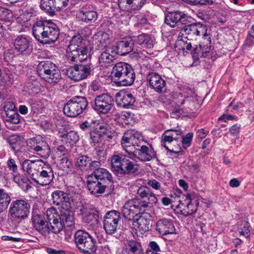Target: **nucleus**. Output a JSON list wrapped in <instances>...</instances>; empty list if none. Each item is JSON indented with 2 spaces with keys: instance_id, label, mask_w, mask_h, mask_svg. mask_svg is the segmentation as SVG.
<instances>
[{
  "instance_id": "nucleus-42",
  "label": "nucleus",
  "mask_w": 254,
  "mask_h": 254,
  "mask_svg": "<svg viewBox=\"0 0 254 254\" xmlns=\"http://www.w3.org/2000/svg\"><path fill=\"white\" fill-rule=\"evenodd\" d=\"M38 161H33L29 160H25L22 163V168L25 172H26L31 176V178L35 176L36 170L39 165Z\"/></svg>"
},
{
  "instance_id": "nucleus-43",
  "label": "nucleus",
  "mask_w": 254,
  "mask_h": 254,
  "mask_svg": "<svg viewBox=\"0 0 254 254\" xmlns=\"http://www.w3.org/2000/svg\"><path fill=\"white\" fill-rule=\"evenodd\" d=\"M186 199L189 201V202L187 203V209L180 210L181 214L186 216L194 214L196 211V206H194L192 203V199L191 198V195L187 194L186 195ZM195 203H196V205L198 204V201L197 200H195Z\"/></svg>"
},
{
  "instance_id": "nucleus-33",
  "label": "nucleus",
  "mask_w": 254,
  "mask_h": 254,
  "mask_svg": "<svg viewBox=\"0 0 254 254\" xmlns=\"http://www.w3.org/2000/svg\"><path fill=\"white\" fill-rule=\"evenodd\" d=\"M64 227H68L70 230L74 228V218L71 208H65L61 209V215H58Z\"/></svg>"
},
{
  "instance_id": "nucleus-41",
  "label": "nucleus",
  "mask_w": 254,
  "mask_h": 254,
  "mask_svg": "<svg viewBox=\"0 0 254 254\" xmlns=\"http://www.w3.org/2000/svg\"><path fill=\"white\" fill-rule=\"evenodd\" d=\"M41 87L39 81L34 76H31L27 81L25 89L29 94H36L40 92Z\"/></svg>"
},
{
  "instance_id": "nucleus-38",
  "label": "nucleus",
  "mask_w": 254,
  "mask_h": 254,
  "mask_svg": "<svg viewBox=\"0 0 254 254\" xmlns=\"http://www.w3.org/2000/svg\"><path fill=\"white\" fill-rule=\"evenodd\" d=\"M46 21H39L33 26L32 32L34 38L40 43L43 44L44 33L46 30Z\"/></svg>"
},
{
  "instance_id": "nucleus-16",
  "label": "nucleus",
  "mask_w": 254,
  "mask_h": 254,
  "mask_svg": "<svg viewBox=\"0 0 254 254\" xmlns=\"http://www.w3.org/2000/svg\"><path fill=\"white\" fill-rule=\"evenodd\" d=\"M183 132L181 129H170L165 130L162 135L163 137L162 145L168 150L169 155L175 156L179 155L181 151H175L169 148L167 143H170L174 140L178 141V140L182 136Z\"/></svg>"
},
{
  "instance_id": "nucleus-6",
  "label": "nucleus",
  "mask_w": 254,
  "mask_h": 254,
  "mask_svg": "<svg viewBox=\"0 0 254 254\" xmlns=\"http://www.w3.org/2000/svg\"><path fill=\"white\" fill-rule=\"evenodd\" d=\"M88 103L86 98L83 96H74L64 105V112L69 117H75L85 110Z\"/></svg>"
},
{
  "instance_id": "nucleus-15",
  "label": "nucleus",
  "mask_w": 254,
  "mask_h": 254,
  "mask_svg": "<svg viewBox=\"0 0 254 254\" xmlns=\"http://www.w3.org/2000/svg\"><path fill=\"white\" fill-rule=\"evenodd\" d=\"M189 16L183 12H169L165 15V22L171 27L181 28L183 25L189 23Z\"/></svg>"
},
{
  "instance_id": "nucleus-63",
  "label": "nucleus",
  "mask_w": 254,
  "mask_h": 254,
  "mask_svg": "<svg viewBox=\"0 0 254 254\" xmlns=\"http://www.w3.org/2000/svg\"><path fill=\"white\" fill-rule=\"evenodd\" d=\"M122 145L123 148L126 151L127 153L130 156H131L132 158V157H134V149L136 148L135 147L136 146H135L131 144H128V146L127 147H125L124 144H121Z\"/></svg>"
},
{
  "instance_id": "nucleus-53",
  "label": "nucleus",
  "mask_w": 254,
  "mask_h": 254,
  "mask_svg": "<svg viewBox=\"0 0 254 254\" xmlns=\"http://www.w3.org/2000/svg\"><path fill=\"white\" fill-rule=\"evenodd\" d=\"M17 75L14 72L7 70L5 72L4 80L8 84H12L15 79H17Z\"/></svg>"
},
{
  "instance_id": "nucleus-19",
  "label": "nucleus",
  "mask_w": 254,
  "mask_h": 254,
  "mask_svg": "<svg viewBox=\"0 0 254 254\" xmlns=\"http://www.w3.org/2000/svg\"><path fill=\"white\" fill-rule=\"evenodd\" d=\"M134 149V157L143 162L149 161L157 157L156 152L151 145L146 146L142 144H139Z\"/></svg>"
},
{
  "instance_id": "nucleus-8",
  "label": "nucleus",
  "mask_w": 254,
  "mask_h": 254,
  "mask_svg": "<svg viewBox=\"0 0 254 254\" xmlns=\"http://www.w3.org/2000/svg\"><path fill=\"white\" fill-rule=\"evenodd\" d=\"M121 220L122 217L119 211L112 210L107 212L103 221L104 229L106 233L109 235L115 234L119 227V223Z\"/></svg>"
},
{
  "instance_id": "nucleus-49",
  "label": "nucleus",
  "mask_w": 254,
  "mask_h": 254,
  "mask_svg": "<svg viewBox=\"0 0 254 254\" xmlns=\"http://www.w3.org/2000/svg\"><path fill=\"white\" fill-rule=\"evenodd\" d=\"M83 39L80 35H77L72 37L70 41L69 45L68 47L86 48L82 45Z\"/></svg>"
},
{
  "instance_id": "nucleus-48",
  "label": "nucleus",
  "mask_w": 254,
  "mask_h": 254,
  "mask_svg": "<svg viewBox=\"0 0 254 254\" xmlns=\"http://www.w3.org/2000/svg\"><path fill=\"white\" fill-rule=\"evenodd\" d=\"M238 231L240 235L248 237L250 235V224L248 222L242 221L238 223Z\"/></svg>"
},
{
  "instance_id": "nucleus-14",
  "label": "nucleus",
  "mask_w": 254,
  "mask_h": 254,
  "mask_svg": "<svg viewBox=\"0 0 254 254\" xmlns=\"http://www.w3.org/2000/svg\"><path fill=\"white\" fill-rule=\"evenodd\" d=\"M28 145L37 154L42 158H47L50 154V148L48 143L42 138L33 137L27 141Z\"/></svg>"
},
{
  "instance_id": "nucleus-45",
  "label": "nucleus",
  "mask_w": 254,
  "mask_h": 254,
  "mask_svg": "<svg viewBox=\"0 0 254 254\" xmlns=\"http://www.w3.org/2000/svg\"><path fill=\"white\" fill-rule=\"evenodd\" d=\"M124 251L130 253H140V254H142L143 249L139 243L135 241L129 240L127 242Z\"/></svg>"
},
{
  "instance_id": "nucleus-25",
  "label": "nucleus",
  "mask_w": 254,
  "mask_h": 254,
  "mask_svg": "<svg viewBox=\"0 0 254 254\" xmlns=\"http://www.w3.org/2000/svg\"><path fill=\"white\" fill-rule=\"evenodd\" d=\"M52 202L57 206H60L61 209L71 208V202L68 194L60 190H57L52 193Z\"/></svg>"
},
{
  "instance_id": "nucleus-2",
  "label": "nucleus",
  "mask_w": 254,
  "mask_h": 254,
  "mask_svg": "<svg viewBox=\"0 0 254 254\" xmlns=\"http://www.w3.org/2000/svg\"><path fill=\"white\" fill-rule=\"evenodd\" d=\"M111 74L115 82L119 86L131 85L135 79V74L132 66L124 62L117 63L113 67Z\"/></svg>"
},
{
  "instance_id": "nucleus-29",
  "label": "nucleus",
  "mask_w": 254,
  "mask_h": 254,
  "mask_svg": "<svg viewBox=\"0 0 254 254\" xmlns=\"http://www.w3.org/2000/svg\"><path fill=\"white\" fill-rule=\"evenodd\" d=\"M143 142V138L141 134L134 130H129L125 132L121 141V144H125V147L128 146V144H131L137 147L139 144H142Z\"/></svg>"
},
{
  "instance_id": "nucleus-57",
  "label": "nucleus",
  "mask_w": 254,
  "mask_h": 254,
  "mask_svg": "<svg viewBox=\"0 0 254 254\" xmlns=\"http://www.w3.org/2000/svg\"><path fill=\"white\" fill-rule=\"evenodd\" d=\"M10 201V197L7 193H6L4 196L3 195L0 198V205L3 208H6L7 207Z\"/></svg>"
},
{
  "instance_id": "nucleus-28",
  "label": "nucleus",
  "mask_w": 254,
  "mask_h": 254,
  "mask_svg": "<svg viewBox=\"0 0 254 254\" xmlns=\"http://www.w3.org/2000/svg\"><path fill=\"white\" fill-rule=\"evenodd\" d=\"M143 142V138L141 134L134 130H129L125 132L121 141V144H125V147L128 146V144H131L137 147L139 144H142Z\"/></svg>"
},
{
  "instance_id": "nucleus-34",
  "label": "nucleus",
  "mask_w": 254,
  "mask_h": 254,
  "mask_svg": "<svg viewBox=\"0 0 254 254\" xmlns=\"http://www.w3.org/2000/svg\"><path fill=\"white\" fill-rule=\"evenodd\" d=\"M32 224L34 228L43 235L48 234L49 224L41 215H34L32 218Z\"/></svg>"
},
{
  "instance_id": "nucleus-61",
  "label": "nucleus",
  "mask_w": 254,
  "mask_h": 254,
  "mask_svg": "<svg viewBox=\"0 0 254 254\" xmlns=\"http://www.w3.org/2000/svg\"><path fill=\"white\" fill-rule=\"evenodd\" d=\"M137 19V26L142 27L148 23V20L144 14H140L136 16Z\"/></svg>"
},
{
  "instance_id": "nucleus-39",
  "label": "nucleus",
  "mask_w": 254,
  "mask_h": 254,
  "mask_svg": "<svg viewBox=\"0 0 254 254\" xmlns=\"http://www.w3.org/2000/svg\"><path fill=\"white\" fill-rule=\"evenodd\" d=\"M150 217L151 216L149 213L142 211L140 214L136 216L132 222L137 223L138 228L140 230L146 231L149 228Z\"/></svg>"
},
{
  "instance_id": "nucleus-3",
  "label": "nucleus",
  "mask_w": 254,
  "mask_h": 254,
  "mask_svg": "<svg viewBox=\"0 0 254 254\" xmlns=\"http://www.w3.org/2000/svg\"><path fill=\"white\" fill-rule=\"evenodd\" d=\"M113 171H116L122 174L129 175L138 170L139 165L131 156L120 154L113 155L111 159Z\"/></svg>"
},
{
  "instance_id": "nucleus-40",
  "label": "nucleus",
  "mask_w": 254,
  "mask_h": 254,
  "mask_svg": "<svg viewBox=\"0 0 254 254\" xmlns=\"http://www.w3.org/2000/svg\"><path fill=\"white\" fill-rule=\"evenodd\" d=\"M135 199L138 201L139 204L145 211L147 208L152 207L156 205L158 202L157 198L151 190H150L148 194L145 195V197L142 199L139 198Z\"/></svg>"
},
{
  "instance_id": "nucleus-62",
  "label": "nucleus",
  "mask_w": 254,
  "mask_h": 254,
  "mask_svg": "<svg viewBox=\"0 0 254 254\" xmlns=\"http://www.w3.org/2000/svg\"><path fill=\"white\" fill-rule=\"evenodd\" d=\"M147 185L155 190H160L161 189L160 183L155 179L148 180Z\"/></svg>"
},
{
  "instance_id": "nucleus-56",
  "label": "nucleus",
  "mask_w": 254,
  "mask_h": 254,
  "mask_svg": "<svg viewBox=\"0 0 254 254\" xmlns=\"http://www.w3.org/2000/svg\"><path fill=\"white\" fill-rule=\"evenodd\" d=\"M89 134L90 139L94 143L100 142L103 140V137L101 135V134H100L96 129L89 133Z\"/></svg>"
},
{
  "instance_id": "nucleus-7",
  "label": "nucleus",
  "mask_w": 254,
  "mask_h": 254,
  "mask_svg": "<svg viewBox=\"0 0 254 254\" xmlns=\"http://www.w3.org/2000/svg\"><path fill=\"white\" fill-rule=\"evenodd\" d=\"M30 205L27 200L17 199L13 201L9 209V213L14 218L20 221L28 217L30 212Z\"/></svg>"
},
{
  "instance_id": "nucleus-13",
  "label": "nucleus",
  "mask_w": 254,
  "mask_h": 254,
  "mask_svg": "<svg viewBox=\"0 0 254 254\" xmlns=\"http://www.w3.org/2000/svg\"><path fill=\"white\" fill-rule=\"evenodd\" d=\"M86 185L90 193L96 197L101 196L107 190L108 193L112 192L114 186L97 181L88 176Z\"/></svg>"
},
{
  "instance_id": "nucleus-54",
  "label": "nucleus",
  "mask_w": 254,
  "mask_h": 254,
  "mask_svg": "<svg viewBox=\"0 0 254 254\" xmlns=\"http://www.w3.org/2000/svg\"><path fill=\"white\" fill-rule=\"evenodd\" d=\"M193 136V133L189 132L186 136L182 135V136L181 137L182 144L185 149L190 145Z\"/></svg>"
},
{
  "instance_id": "nucleus-36",
  "label": "nucleus",
  "mask_w": 254,
  "mask_h": 254,
  "mask_svg": "<svg viewBox=\"0 0 254 254\" xmlns=\"http://www.w3.org/2000/svg\"><path fill=\"white\" fill-rule=\"evenodd\" d=\"M116 97L117 105L124 108H130L135 101V98L131 93H118Z\"/></svg>"
},
{
  "instance_id": "nucleus-32",
  "label": "nucleus",
  "mask_w": 254,
  "mask_h": 254,
  "mask_svg": "<svg viewBox=\"0 0 254 254\" xmlns=\"http://www.w3.org/2000/svg\"><path fill=\"white\" fill-rule=\"evenodd\" d=\"M95 180L114 186V181L112 174L106 169H98L88 176Z\"/></svg>"
},
{
  "instance_id": "nucleus-30",
  "label": "nucleus",
  "mask_w": 254,
  "mask_h": 254,
  "mask_svg": "<svg viewBox=\"0 0 254 254\" xmlns=\"http://www.w3.org/2000/svg\"><path fill=\"white\" fill-rule=\"evenodd\" d=\"M146 0H119L118 5L123 10L131 12L140 10Z\"/></svg>"
},
{
  "instance_id": "nucleus-18",
  "label": "nucleus",
  "mask_w": 254,
  "mask_h": 254,
  "mask_svg": "<svg viewBox=\"0 0 254 254\" xmlns=\"http://www.w3.org/2000/svg\"><path fill=\"white\" fill-rule=\"evenodd\" d=\"M69 0H41L40 7L51 16L55 14L56 11H60L65 7Z\"/></svg>"
},
{
  "instance_id": "nucleus-31",
  "label": "nucleus",
  "mask_w": 254,
  "mask_h": 254,
  "mask_svg": "<svg viewBox=\"0 0 254 254\" xmlns=\"http://www.w3.org/2000/svg\"><path fill=\"white\" fill-rule=\"evenodd\" d=\"M156 229L162 235L174 234L176 231L173 220L167 218H162L158 220Z\"/></svg>"
},
{
  "instance_id": "nucleus-59",
  "label": "nucleus",
  "mask_w": 254,
  "mask_h": 254,
  "mask_svg": "<svg viewBox=\"0 0 254 254\" xmlns=\"http://www.w3.org/2000/svg\"><path fill=\"white\" fill-rule=\"evenodd\" d=\"M54 149L56 154L59 157L65 156L67 154V150L64 145L58 146Z\"/></svg>"
},
{
  "instance_id": "nucleus-47",
  "label": "nucleus",
  "mask_w": 254,
  "mask_h": 254,
  "mask_svg": "<svg viewBox=\"0 0 254 254\" xmlns=\"http://www.w3.org/2000/svg\"><path fill=\"white\" fill-rule=\"evenodd\" d=\"M90 157L87 155H81L76 158L75 166L82 170H86Z\"/></svg>"
},
{
  "instance_id": "nucleus-50",
  "label": "nucleus",
  "mask_w": 254,
  "mask_h": 254,
  "mask_svg": "<svg viewBox=\"0 0 254 254\" xmlns=\"http://www.w3.org/2000/svg\"><path fill=\"white\" fill-rule=\"evenodd\" d=\"M9 142L11 148L15 151H19L20 137L16 135H12L9 138Z\"/></svg>"
},
{
  "instance_id": "nucleus-27",
  "label": "nucleus",
  "mask_w": 254,
  "mask_h": 254,
  "mask_svg": "<svg viewBox=\"0 0 254 254\" xmlns=\"http://www.w3.org/2000/svg\"><path fill=\"white\" fill-rule=\"evenodd\" d=\"M103 50L99 56L98 63L101 67L107 68L114 64L116 55L111 47Z\"/></svg>"
},
{
  "instance_id": "nucleus-58",
  "label": "nucleus",
  "mask_w": 254,
  "mask_h": 254,
  "mask_svg": "<svg viewBox=\"0 0 254 254\" xmlns=\"http://www.w3.org/2000/svg\"><path fill=\"white\" fill-rule=\"evenodd\" d=\"M60 164L64 170L70 168L72 166L71 162L68 160L66 156L60 160Z\"/></svg>"
},
{
  "instance_id": "nucleus-9",
  "label": "nucleus",
  "mask_w": 254,
  "mask_h": 254,
  "mask_svg": "<svg viewBox=\"0 0 254 254\" xmlns=\"http://www.w3.org/2000/svg\"><path fill=\"white\" fill-rule=\"evenodd\" d=\"M36 170L35 175L32 178V180L37 184L41 186L49 185L54 177L53 169L49 164L41 165L39 164Z\"/></svg>"
},
{
  "instance_id": "nucleus-52",
  "label": "nucleus",
  "mask_w": 254,
  "mask_h": 254,
  "mask_svg": "<svg viewBox=\"0 0 254 254\" xmlns=\"http://www.w3.org/2000/svg\"><path fill=\"white\" fill-rule=\"evenodd\" d=\"M151 189L149 187L146 186H142L138 188L136 191V198L142 199L146 195L148 194L149 191Z\"/></svg>"
},
{
  "instance_id": "nucleus-21",
  "label": "nucleus",
  "mask_w": 254,
  "mask_h": 254,
  "mask_svg": "<svg viewBox=\"0 0 254 254\" xmlns=\"http://www.w3.org/2000/svg\"><path fill=\"white\" fill-rule=\"evenodd\" d=\"M147 79L149 81L150 88L157 93L160 94L166 92V81L158 73L153 72L148 73Z\"/></svg>"
},
{
  "instance_id": "nucleus-1",
  "label": "nucleus",
  "mask_w": 254,
  "mask_h": 254,
  "mask_svg": "<svg viewBox=\"0 0 254 254\" xmlns=\"http://www.w3.org/2000/svg\"><path fill=\"white\" fill-rule=\"evenodd\" d=\"M180 33L184 36L183 49L191 51L193 59L210 58L211 41L206 25L200 23H188L182 27Z\"/></svg>"
},
{
  "instance_id": "nucleus-35",
  "label": "nucleus",
  "mask_w": 254,
  "mask_h": 254,
  "mask_svg": "<svg viewBox=\"0 0 254 254\" xmlns=\"http://www.w3.org/2000/svg\"><path fill=\"white\" fill-rule=\"evenodd\" d=\"M93 39L96 40L95 45L98 50H105L106 48L111 47L108 46L110 41V35L105 32H99L94 34Z\"/></svg>"
},
{
  "instance_id": "nucleus-37",
  "label": "nucleus",
  "mask_w": 254,
  "mask_h": 254,
  "mask_svg": "<svg viewBox=\"0 0 254 254\" xmlns=\"http://www.w3.org/2000/svg\"><path fill=\"white\" fill-rule=\"evenodd\" d=\"M134 47L139 46L142 48H150L153 45V41L149 35L142 34L137 37H132Z\"/></svg>"
},
{
  "instance_id": "nucleus-12",
  "label": "nucleus",
  "mask_w": 254,
  "mask_h": 254,
  "mask_svg": "<svg viewBox=\"0 0 254 254\" xmlns=\"http://www.w3.org/2000/svg\"><path fill=\"white\" fill-rule=\"evenodd\" d=\"M113 105V97L108 93H103L96 96L93 109L98 113L106 114L109 112Z\"/></svg>"
},
{
  "instance_id": "nucleus-24",
  "label": "nucleus",
  "mask_w": 254,
  "mask_h": 254,
  "mask_svg": "<svg viewBox=\"0 0 254 254\" xmlns=\"http://www.w3.org/2000/svg\"><path fill=\"white\" fill-rule=\"evenodd\" d=\"M32 42L25 36L17 37L14 42V46L17 51L23 55H29L33 50Z\"/></svg>"
},
{
  "instance_id": "nucleus-44",
  "label": "nucleus",
  "mask_w": 254,
  "mask_h": 254,
  "mask_svg": "<svg viewBox=\"0 0 254 254\" xmlns=\"http://www.w3.org/2000/svg\"><path fill=\"white\" fill-rule=\"evenodd\" d=\"M62 140L66 143L73 144L76 143L79 140V136L76 131L74 130L65 131L61 135Z\"/></svg>"
},
{
  "instance_id": "nucleus-26",
  "label": "nucleus",
  "mask_w": 254,
  "mask_h": 254,
  "mask_svg": "<svg viewBox=\"0 0 254 254\" xmlns=\"http://www.w3.org/2000/svg\"><path fill=\"white\" fill-rule=\"evenodd\" d=\"M46 30L44 33V45H50L54 43L58 39L60 32L57 26L52 22L46 23Z\"/></svg>"
},
{
  "instance_id": "nucleus-22",
  "label": "nucleus",
  "mask_w": 254,
  "mask_h": 254,
  "mask_svg": "<svg viewBox=\"0 0 254 254\" xmlns=\"http://www.w3.org/2000/svg\"><path fill=\"white\" fill-rule=\"evenodd\" d=\"M111 47L116 55L124 56L132 52L134 47L132 38H128L117 42Z\"/></svg>"
},
{
  "instance_id": "nucleus-10",
  "label": "nucleus",
  "mask_w": 254,
  "mask_h": 254,
  "mask_svg": "<svg viewBox=\"0 0 254 254\" xmlns=\"http://www.w3.org/2000/svg\"><path fill=\"white\" fill-rule=\"evenodd\" d=\"M142 211L144 212L145 210L135 198L126 202L121 209V212L124 218L132 221Z\"/></svg>"
},
{
  "instance_id": "nucleus-23",
  "label": "nucleus",
  "mask_w": 254,
  "mask_h": 254,
  "mask_svg": "<svg viewBox=\"0 0 254 254\" xmlns=\"http://www.w3.org/2000/svg\"><path fill=\"white\" fill-rule=\"evenodd\" d=\"M66 53L68 60L72 62H82L87 58V48L67 47Z\"/></svg>"
},
{
  "instance_id": "nucleus-4",
  "label": "nucleus",
  "mask_w": 254,
  "mask_h": 254,
  "mask_svg": "<svg viewBox=\"0 0 254 254\" xmlns=\"http://www.w3.org/2000/svg\"><path fill=\"white\" fill-rule=\"evenodd\" d=\"M38 75L49 83H57L60 79V71L57 65L50 61L40 62L37 66Z\"/></svg>"
},
{
  "instance_id": "nucleus-60",
  "label": "nucleus",
  "mask_w": 254,
  "mask_h": 254,
  "mask_svg": "<svg viewBox=\"0 0 254 254\" xmlns=\"http://www.w3.org/2000/svg\"><path fill=\"white\" fill-rule=\"evenodd\" d=\"M28 103L31 106L32 110L34 112H36L37 111H39L41 108V104L39 100H35L32 99H29L28 100Z\"/></svg>"
},
{
  "instance_id": "nucleus-51",
  "label": "nucleus",
  "mask_w": 254,
  "mask_h": 254,
  "mask_svg": "<svg viewBox=\"0 0 254 254\" xmlns=\"http://www.w3.org/2000/svg\"><path fill=\"white\" fill-rule=\"evenodd\" d=\"M99 217V212L97 211H94L89 212L85 216L84 219L87 223L92 222V224H93L94 222H97Z\"/></svg>"
},
{
  "instance_id": "nucleus-64",
  "label": "nucleus",
  "mask_w": 254,
  "mask_h": 254,
  "mask_svg": "<svg viewBox=\"0 0 254 254\" xmlns=\"http://www.w3.org/2000/svg\"><path fill=\"white\" fill-rule=\"evenodd\" d=\"M91 90L94 91H99L101 90L102 87L100 81L94 80L90 85Z\"/></svg>"
},
{
  "instance_id": "nucleus-11",
  "label": "nucleus",
  "mask_w": 254,
  "mask_h": 254,
  "mask_svg": "<svg viewBox=\"0 0 254 254\" xmlns=\"http://www.w3.org/2000/svg\"><path fill=\"white\" fill-rule=\"evenodd\" d=\"M92 67L91 64H75L66 69V74L73 80L79 81L86 78L91 74Z\"/></svg>"
},
{
  "instance_id": "nucleus-55",
  "label": "nucleus",
  "mask_w": 254,
  "mask_h": 254,
  "mask_svg": "<svg viewBox=\"0 0 254 254\" xmlns=\"http://www.w3.org/2000/svg\"><path fill=\"white\" fill-rule=\"evenodd\" d=\"M101 164L100 162L97 161H92L91 158L90 159V163L87 167L86 171L90 170L95 172L98 169H101L100 167Z\"/></svg>"
},
{
  "instance_id": "nucleus-20",
  "label": "nucleus",
  "mask_w": 254,
  "mask_h": 254,
  "mask_svg": "<svg viewBox=\"0 0 254 254\" xmlns=\"http://www.w3.org/2000/svg\"><path fill=\"white\" fill-rule=\"evenodd\" d=\"M47 216L49 221L48 224L49 223L48 234L50 232L54 234L59 233L64 226L58 215L56 214V209L54 208L48 209L47 211Z\"/></svg>"
},
{
  "instance_id": "nucleus-17",
  "label": "nucleus",
  "mask_w": 254,
  "mask_h": 254,
  "mask_svg": "<svg viewBox=\"0 0 254 254\" xmlns=\"http://www.w3.org/2000/svg\"><path fill=\"white\" fill-rule=\"evenodd\" d=\"M98 13L91 5L86 4L79 9L76 14V18L79 21L86 23H95L97 19Z\"/></svg>"
},
{
  "instance_id": "nucleus-46",
  "label": "nucleus",
  "mask_w": 254,
  "mask_h": 254,
  "mask_svg": "<svg viewBox=\"0 0 254 254\" xmlns=\"http://www.w3.org/2000/svg\"><path fill=\"white\" fill-rule=\"evenodd\" d=\"M96 125V121L88 119L80 123L79 127L82 131L89 134L95 129Z\"/></svg>"
},
{
  "instance_id": "nucleus-5",
  "label": "nucleus",
  "mask_w": 254,
  "mask_h": 254,
  "mask_svg": "<svg viewBox=\"0 0 254 254\" xmlns=\"http://www.w3.org/2000/svg\"><path fill=\"white\" fill-rule=\"evenodd\" d=\"M77 248L83 254H94L97 248L96 240L87 232L78 230L74 234Z\"/></svg>"
}]
</instances>
